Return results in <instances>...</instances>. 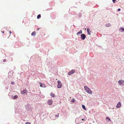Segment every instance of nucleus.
Returning a JSON list of instances; mask_svg holds the SVG:
<instances>
[{
    "label": "nucleus",
    "instance_id": "f257e3e1",
    "mask_svg": "<svg viewBox=\"0 0 124 124\" xmlns=\"http://www.w3.org/2000/svg\"><path fill=\"white\" fill-rule=\"evenodd\" d=\"M84 88L86 91L88 93L90 94H92V91L88 87L85 86L84 87Z\"/></svg>",
    "mask_w": 124,
    "mask_h": 124
},
{
    "label": "nucleus",
    "instance_id": "f03ea898",
    "mask_svg": "<svg viewBox=\"0 0 124 124\" xmlns=\"http://www.w3.org/2000/svg\"><path fill=\"white\" fill-rule=\"evenodd\" d=\"M58 85L57 87L58 88H61L62 86V84L61 82L59 80L57 81Z\"/></svg>",
    "mask_w": 124,
    "mask_h": 124
},
{
    "label": "nucleus",
    "instance_id": "7ed1b4c3",
    "mask_svg": "<svg viewBox=\"0 0 124 124\" xmlns=\"http://www.w3.org/2000/svg\"><path fill=\"white\" fill-rule=\"evenodd\" d=\"M119 84L120 85H124V80H119L118 82Z\"/></svg>",
    "mask_w": 124,
    "mask_h": 124
},
{
    "label": "nucleus",
    "instance_id": "20e7f679",
    "mask_svg": "<svg viewBox=\"0 0 124 124\" xmlns=\"http://www.w3.org/2000/svg\"><path fill=\"white\" fill-rule=\"evenodd\" d=\"M76 72L75 70H72L71 71L68 73V75H71L72 74L75 73Z\"/></svg>",
    "mask_w": 124,
    "mask_h": 124
},
{
    "label": "nucleus",
    "instance_id": "39448f33",
    "mask_svg": "<svg viewBox=\"0 0 124 124\" xmlns=\"http://www.w3.org/2000/svg\"><path fill=\"white\" fill-rule=\"evenodd\" d=\"M27 93V90L25 89L22 90L21 92V93L23 95H24L26 94Z\"/></svg>",
    "mask_w": 124,
    "mask_h": 124
},
{
    "label": "nucleus",
    "instance_id": "423d86ee",
    "mask_svg": "<svg viewBox=\"0 0 124 124\" xmlns=\"http://www.w3.org/2000/svg\"><path fill=\"white\" fill-rule=\"evenodd\" d=\"M86 38V36L84 34H82L81 35V38L82 40Z\"/></svg>",
    "mask_w": 124,
    "mask_h": 124
},
{
    "label": "nucleus",
    "instance_id": "0eeeda50",
    "mask_svg": "<svg viewBox=\"0 0 124 124\" xmlns=\"http://www.w3.org/2000/svg\"><path fill=\"white\" fill-rule=\"evenodd\" d=\"M39 84L40 85V86L42 87H45V85L44 84H42V83L40 82L39 83Z\"/></svg>",
    "mask_w": 124,
    "mask_h": 124
},
{
    "label": "nucleus",
    "instance_id": "6e6552de",
    "mask_svg": "<svg viewBox=\"0 0 124 124\" xmlns=\"http://www.w3.org/2000/svg\"><path fill=\"white\" fill-rule=\"evenodd\" d=\"M52 102L53 101L52 100H50L48 101V103L49 105H51L52 104Z\"/></svg>",
    "mask_w": 124,
    "mask_h": 124
},
{
    "label": "nucleus",
    "instance_id": "1a4fd4ad",
    "mask_svg": "<svg viewBox=\"0 0 124 124\" xmlns=\"http://www.w3.org/2000/svg\"><path fill=\"white\" fill-rule=\"evenodd\" d=\"M121 107V104L120 102H119L118 103L117 106H116V107L117 108H119Z\"/></svg>",
    "mask_w": 124,
    "mask_h": 124
},
{
    "label": "nucleus",
    "instance_id": "9d476101",
    "mask_svg": "<svg viewBox=\"0 0 124 124\" xmlns=\"http://www.w3.org/2000/svg\"><path fill=\"white\" fill-rule=\"evenodd\" d=\"M119 30H120V31L121 32L123 31L124 32V29L123 28H120L119 29Z\"/></svg>",
    "mask_w": 124,
    "mask_h": 124
},
{
    "label": "nucleus",
    "instance_id": "9b49d317",
    "mask_svg": "<svg viewBox=\"0 0 124 124\" xmlns=\"http://www.w3.org/2000/svg\"><path fill=\"white\" fill-rule=\"evenodd\" d=\"M82 33V30H81L79 31L78 33H77V35L78 36L79 35V34L80 33Z\"/></svg>",
    "mask_w": 124,
    "mask_h": 124
},
{
    "label": "nucleus",
    "instance_id": "f8f14e48",
    "mask_svg": "<svg viewBox=\"0 0 124 124\" xmlns=\"http://www.w3.org/2000/svg\"><path fill=\"white\" fill-rule=\"evenodd\" d=\"M106 120L107 122H108L109 120L111 121L110 119L108 117H106Z\"/></svg>",
    "mask_w": 124,
    "mask_h": 124
},
{
    "label": "nucleus",
    "instance_id": "ddd939ff",
    "mask_svg": "<svg viewBox=\"0 0 124 124\" xmlns=\"http://www.w3.org/2000/svg\"><path fill=\"white\" fill-rule=\"evenodd\" d=\"M18 96L17 95H15V96H14V97L12 98L13 99H15L17 98H18Z\"/></svg>",
    "mask_w": 124,
    "mask_h": 124
},
{
    "label": "nucleus",
    "instance_id": "4468645a",
    "mask_svg": "<svg viewBox=\"0 0 124 124\" xmlns=\"http://www.w3.org/2000/svg\"><path fill=\"white\" fill-rule=\"evenodd\" d=\"M89 30H90V29L88 28L87 29V33L88 34H89V35H90L91 34V33H90L89 32Z\"/></svg>",
    "mask_w": 124,
    "mask_h": 124
},
{
    "label": "nucleus",
    "instance_id": "2eb2a0df",
    "mask_svg": "<svg viewBox=\"0 0 124 124\" xmlns=\"http://www.w3.org/2000/svg\"><path fill=\"white\" fill-rule=\"evenodd\" d=\"M36 34V32H35L34 31V32H33L31 33V35L32 36H33L34 35H35V34Z\"/></svg>",
    "mask_w": 124,
    "mask_h": 124
},
{
    "label": "nucleus",
    "instance_id": "dca6fc26",
    "mask_svg": "<svg viewBox=\"0 0 124 124\" xmlns=\"http://www.w3.org/2000/svg\"><path fill=\"white\" fill-rule=\"evenodd\" d=\"M82 108L85 110H86V109L85 108V106L83 105H82Z\"/></svg>",
    "mask_w": 124,
    "mask_h": 124
},
{
    "label": "nucleus",
    "instance_id": "f3484780",
    "mask_svg": "<svg viewBox=\"0 0 124 124\" xmlns=\"http://www.w3.org/2000/svg\"><path fill=\"white\" fill-rule=\"evenodd\" d=\"M41 17V15L40 14H39L37 16V19H39Z\"/></svg>",
    "mask_w": 124,
    "mask_h": 124
},
{
    "label": "nucleus",
    "instance_id": "a211bd4d",
    "mask_svg": "<svg viewBox=\"0 0 124 124\" xmlns=\"http://www.w3.org/2000/svg\"><path fill=\"white\" fill-rule=\"evenodd\" d=\"M50 95L51 96H52V97H54V94H53L52 93H50Z\"/></svg>",
    "mask_w": 124,
    "mask_h": 124
},
{
    "label": "nucleus",
    "instance_id": "6ab92c4d",
    "mask_svg": "<svg viewBox=\"0 0 124 124\" xmlns=\"http://www.w3.org/2000/svg\"><path fill=\"white\" fill-rule=\"evenodd\" d=\"M106 26L107 27H109L110 26V24L109 23L107 24H106Z\"/></svg>",
    "mask_w": 124,
    "mask_h": 124
},
{
    "label": "nucleus",
    "instance_id": "aec40b11",
    "mask_svg": "<svg viewBox=\"0 0 124 124\" xmlns=\"http://www.w3.org/2000/svg\"><path fill=\"white\" fill-rule=\"evenodd\" d=\"M79 119H76V120L75 121V122L77 124H79V123H80V122H79V123H78L77 122V120H78Z\"/></svg>",
    "mask_w": 124,
    "mask_h": 124
},
{
    "label": "nucleus",
    "instance_id": "412c9836",
    "mask_svg": "<svg viewBox=\"0 0 124 124\" xmlns=\"http://www.w3.org/2000/svg\"><path fill=\"white\" fill-rule=\"evenodd\" d=\"M11 84L12 85H14L15 84V82H11Z\"/></svg>",
    "mask_w": 124,
    "mask_h": 124
},
{
    "label": "nucleus",
    "instance_id": "4be33fe9",
    "mask_svg": "<svg viewBox=\"0 0 124 124\" xmlns=\"http://www.w3.org/2000/svg\"><path fill=\"white\" fill-rule=\"evenodd\" d=\"M26 124H31V123L29 122H26L25 123Z\"/></svg>",
    "mask_w": 124,
    "mask_h": 124
},
{
    "label": "nucleus",
    "instance_id": "5701e85b",
    "mask_svg": "<svg viewBox=\"0 0 124 124\" xmlns=\"http://www.w3.org/2000/svg\"><path fill=\"white\" fill-rule=\"evenodd\" d=\"M75 101V100L74 99H73L71 101V102H74Z\"/></svg>",
    "mask_w": 124,
    "mask_h": 124
},
{
    "label": "nucleus",
    "instance_id": "b1692460",
    "mask_svg": "<svg viewBox=\"0 0 124 124\" xmlns=\"http://www.w3.org/2000/svg\"><path fill=\"white\" fill-rule=\"evenodd\" d=\"M116 0H112V1L113 3H115V1Z\"/></svg>",
    "mask_w": 124,
    "mask_h": 124
},
{
    "label": "nucleus",
    "instance_id": "393cba45",
    "mask_svg": "<svg viewBox=\"0 0 124 124\" xmlns=\"http://www.w3.org/2000/svg\"><path fill=\"white\" fill-rule=\"evenodd\" d=\"M120 10H121V9L120 8H119L118 9V11H120Z\"/></svg>",
    "mask_w": 124,
    "mask_h": 124
},
{
    "label": "nucleus",
    "instance_id": "a878e982",
    "mask_svg": "<svg viewBox=\"0 0 124 124\" xmlns=\"http://www.w3.org/2000/svg\"><path fill=\"white\" fill-rule=\"evenodd\" d=\"M6 60H5V59L4 60H3V61L4 62H6Z\"/></svg>",
    "mask_w": 124,
    "mask_h": 124
},
{
    "label": "nucleus",
    "instance_id": "bb28decb",
    "mask_svg": "<svg viewBox=\"0 0 124 124\" xmlns=\"http://www.w3.org/2000/svg\"><path fill=\"white\" fill-rule=\"evenodd\" d=\"M82 120H85V119H82Z\"/></svg>",
    "mask_w": 124,
    "mask_h": 124
},
{
    "label": "nucleus",
    "instance_id": "cd10ccee",
    "mask_svg": "<svg viewBox=\"0 0 124 124\" xmlns=\"http://www.w3.org/2000/svg\"><path fill=\"white\" fill-rule=\"evenodd\" d=\"M9 32L10 34L11 33V31H10Z\"/></svg>",
    "mask_w": 124,
    "mask_h": 124
},
{
    "label": "nucleus",
    "instance_id": "c85d7f7f",
    "mask_svg": "<svg viewBox=\"0 0 124 124\" xmlns=\"http://www.w3.org/2000/svg\"><path fill=\"white\" fill-rule=\"evenodd\" d=\"M56 117H58L59 116H57V115H56Z\"/></svg>",
    "mask_w": 124,
    "mask_h": 124
},
{
    "label": "nucleus",
    "instance_id": "c756f323",
    "mask_svg": "<svg viewBox=\"0 0 124 124\" xmlns=\"http://www.w3.org/2000/svg\"><path fill=\"white\" fill-rule=\"evenodd\" d=\"M2 33H4V31H3L2 32Z\"/></svg>",
    "mask_w": 124,
    "mask_h": 124
},
{
    "label": "nucleus",
    "instance_id": "7c9ffc66",
    "mask_svg": "<svg viewBox=\"0 0 124 124\" xmlns=\"http://www.w3.org/2000/svg\"><path fill=\"white\" fill-rule=\"evenodd\" d=\"M38 30H39V28H38Z\"/></svg>",
    "mask_w": 124,
    "mask_h": 124
}]
</instances>
